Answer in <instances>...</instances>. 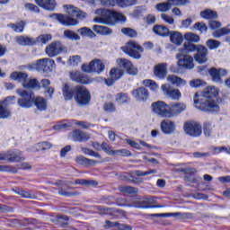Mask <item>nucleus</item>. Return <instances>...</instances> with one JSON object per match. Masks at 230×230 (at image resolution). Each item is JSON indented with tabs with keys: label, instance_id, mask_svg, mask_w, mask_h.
<instances>
[{
	"label": "nucleus",
	"instance_id": "f257e3e1",
	"mask_svg": "<svg viewBox=\"0 0 230 230\" xmlns=\"http://www.w3.org/2000/svg\"><path fill=\"white\" fill-rule=\"evenodd\" d=\"M218 98V88L208 86L199 94L196 93L193 97L194 107L204 112H220V106L217 100Z\"/></svg>",
	"mask_w": 230,
	"mask_h": 230
},
{
	"label": "nucleus",
	"instance_id": "f03ea898",
	"mask_svg": "<svg viewBox=\"0 0 230 230\" xmlns=\"http://www.w3.org/2000/svg\"><path fill=\"white\" fill-rule=\"evenodd\" d=\"M93 22L97 24H108V26H114L117 22H127V17L121 13L111 11L109 9L99 8L95 10Z\"/></svg>",
	"mask_w": 230,
	"mask_h": 230
},
{
	"label": "nucleus",
	"instance_id": "7ed1b4c3",
	"mask_svg": "<svg viewBox=\"0 0 230 230\" xmlns=\"http://www.w3.org/2000/svg\"><path fill=\"white\" fill-rule=\"evenodd\" d=\"M75 100L81 107L89 105V102H91V93H89V90L82 85L75 86Z\"/></svg>",
	"mask_w": 230,
	"mask_h": 230
},
{
	"label": "nucleus",
	"instance_id": "20e7f679",
	"mask_svg": "<svg viewBox=\"0 0 230 230\" xmlns=\"http://www.w3.org/2000/svg\"><path fill=\"white\" fill-rule=\"evenodd\" d=\"M17 94L21 96V98L18 100L19 107H22V109H31V107H33L35 95L32 93V92L17 90Z\"/></svg>",
	"mask_w": 230,
	"mask_h": 230
},
{
	"label": "nucleus",
	"instance_id": "39448f33",
	"mask_svg": "<svg viewBox=\"0 0 230 230\" xmlns=\"http://www.w3.org/2000/svg\"><path fill=\"white\" fill-rule=\"evenodd\" d=\"M82 71L84 73H96L97 75H101V73L105 71V64L102 59L95 58L88 65L84 64L82 66Z\"/></svg>",
	"mask_w": 230,
	"mask_h": 230
},
{
	"label": "nucleus",
	"instance_id": "423d86ee",
	"mask_svg": "<svg viewBox=\"0 0 230 230\" xmlns=\"http://www.w3.org/2000/svg\"><path fill=\"white\" fill-rule=\"evenodd\" d=\"M1 154L3 161H5L6 163H21V161H24L22 151L18 149L4 151Z\"/></svg>",
	"mask_w": 230,
	"mask_h": 230
},
{
	"label": "nucleus",
	"instance_id": "0eeeda50",
	"mask_svg": "<svg viewBox=\"0 0 230 230\" xmlns=\"http://www.w3.org/2000/svg\"><path fill=\"white\" fill-rule=\"evenodd\" d=\"M143 47L139 46L136 41H129L124 47V53H127L131 58H136L137 60L141 58V53H143Z\"/></svg>",
	"mask_w": 230,
	"mask_h": 230
},
{
	"label": "nucleus",
	"instance_id": "6e6552de",
	"mask_svg": "<svg viewBox=\"0 0 230 230\" xmlns=\"http://www.w3.org/2000/svg\"><path fill=\"white\" fill-rule=\"evenodd\" d=\"M54 67H55V61L53 59L42 58L38 60L31 66H30V69H37L38 71L49 73V71H53Z\"/></svg>",
	"mask_w": 230,
	"mask_h": 230
},
{
	"label": "nucleus",
	"instance_id": "1a4fd4ad",
	"mask_svg": "<svg viewBox=\"0 0 230 230\" xmlns=\"http://www.w3.org/2000/svg\"><path fill=\"white\" fill-rule=\"evenodd\" d=\"M151 109L160 118H169V105L163 101L153 102Z\"/></svg>",
	"mask_w": 230,
	"mask_h": 230
},
{
	"label": "nucleus",
	"instance_id": "9d476101",
	"mask_svg": "<svg viewBox=\"0 0 230 230\" xmlns=\"http://www.w3.org/2000/svg\"><path fill=\"white\" fill-rule=\"evenodd\" d=\"M184 131L188 136H191L192 137H199L202 135V126L196 121H189L186 122L183 126Z\"/></svg>",
	"mask_w": 230,
	"mask_h": 230
},
{
	"label": "nucleus",
	"instance_id": "9b49d317",
	"mask_svg": "<svg viewBox=\"0 0 230 230\" xmlns=\"http://www.w3.org/2000/svg\"><path fill=\"white\" fill-rule=\"evenodd\" d=\"M180 53L176 55L178 60L177 65L180 67H184L185 69H193L195 65L193 64V58L190 55L184 54L182 50L179 49Z\"/></svg>",
	"mask_w": 230,
	"mask_h": 230
},
{
	"label": "nucleus",
	"instance_id": "f8f14e48",
	"mask_svg": "<svg viewBox=\"0 0 230 230\" xmlns=\"http://www.w3.org/2000/svg\"><path fill=\"white\" fill-rule=\"evenodd\" d=\"M161 90L166 98L170 100L179 101L181 100V91L179 89L172 88L168 84H162Z\"/></svg>",
	"mask_w": 230,
	"mask_h": 230
},
{
	"label": "nucleus",
	"instance_id": "ddd939ff",
	"mask_svg": "<svg viewBox=\"0 0 230 230\" xmlns=\"http://www.w3.org/2000/svg\"><path fill=\"white\" fill-rule=\"evenodd\" d=\"M197 53L194 55V59L198 64H206L208 62V55L209 51L208 48L202 45H197Z\"/></svg>",
	"mask_w": 230,
	"mask_h": 230
},
{
	"label": "nucleus",
	"instance_id": "4468645a",
	"mask_svg": "<svg viewBox=\"0 0 230 230\" xmlns=\"http://www.w3.org/2000/svg\"><path fill=\"white\" fill-rule=\"evenodd\" d=\"M117 64L119 67H123L128 75H136L138 73L137 68L128 59L119 58L117 59Z\"/></svg>",
	"mask_w": 230,
	"mask_h": 230
},
{
	"label": "nucleus",
	"instance_id": "2eb2a0df",
	"mask_svg": "<svg viewBox=\"0 0 230 230\" xmlns=\"http://www.w3.org/2000/svg\"><path fill=\"white\" fill-rule=\"evenodd\" d=\"M64 51V46L60 41L52 42L46 48V53L49 57H57Z\"/></svg>",
	"mask_w": 230,
	"mask_h": 230
},
{
	"label": "nucleus",
	"instance_id": "dca6fc26",
	"mask_svg": "<svg viewBox=\"0 0 230 230\" xmlns=\"http://www.w3.org/2000/svg\"><path fill=\"white\" fill-rule=\"evenodd\" d=\"M15 100V97H6L4 101H0V119H8L12 116V112L8 109V102Z\"/></svg>",
	"mask_w": 230,
	"mask_h": 230
},
{
	"label": "nucleus",
	"instance_id": "f3484780",
	"mask_svg": "<svg viewBox=\"0 0 230 230\" xmlns=\"http://www.w3.org/2000/svg\"><path fill=\"white\" fill-rule=\"evenodd\" d=\"M184 111H186V104L184 102L171 103L169 104V118L179 116Z\"/></svg>",
	"mask_w": 230,
	"mask_h": 230
},
{
	"label": "nucleus",
	"instance_id": "a211bd4d",
	"mask_svg": "<svg viewBox=\"0 0 230 230\" xmlns=\"http://www.w3.org/2000/svg\"><path fill=\"white\" fill-rule=\"evenodd\" d=\"M208 74L211 76L213 82H216V84H222V76H226L227 75V70L212 67L208 70Z\"/></svg>",
	"mask_w": 230,
	"mask_h": 230
},
{
	"label": "nucleus",
	"instance_id": "6ab92c4d",
	"mask_svg": "<svg viewBox=\"0 0 230 230\" xmlns=\"http://www.w3.org/2000/svg\"><path fill=\"white\" fill-rule=\"evenodd\" d=\"M110 76L111 78L105 80V84L108 87L114 85V83L123 76V70L121 68H111L110 71Z\"/></svg>",
	"mask_w": 230,
	"mask_h": 230
},
{
	"label": "nucleus",
	"instance_id": "aec40b11",
	"mask_svg": "<svg viewBox=\"0 0 230 230\" xmlns=\"http://www.w3.org/2000/svg\"><path fill=\"white\" fill-rule=\"evenodd\" d=\"M151 217H162V218H168L170 217H179L180 218H183L184 220H186V219L187 220H191V218L194 217L192 213H181V212L151 214Z\"/></svg>",
	"mask_w": 230,
	"mask_h": 230
},
{
	"label": "nucleus",
	"instance_id": "412c9836",
	"mask_svg": "<svg viewBox=\"0 0 230 230\" xmlns=\"http://www.w3.org/2000/svg\"><path fill=\"white\" fill-rule=\"evenodd\" d=\"M154 75L156 76V78L164 80L166 78V75H168V64L160 63L155 65L154 67Z\"/></svg>",
	"mask_w": 230,
	"mask_h": 230
},
{
	"label": "nucleus",
	"instance_id": "4be33fe9",
	"mask_svg": "<svg viewBox=\"0 0 230 230\" xmlns=\"http://www.w3.org/2000/svg\"><path fill=\"white\" fill-rule=\"evenodd\" d=\"M69 137L70 139H72V141H75L79 143H82L84 141H89L91 139V136H89V134L84 131H81L80 129L74 130L70 134Z\"/></svg>",
	"mask_w": 230,
	"mask_h": 230
},
{
	"label": "nucleus",
	"instance_id": "5701e85b",
	"mask_svg": "<svg viewBox=\"0 0 230 230\" xmlns=\"http://www.w3.org/2000/svg\"><path fill=\"white\" fill-rule=\"evenodd\" d=\"M58 22L63 26H77L78 21L67 14H55Z\"/></svg>",
	"mask_w": 230,
	"mask_h": 230
},
{
	"label": "nucleus",
	"instance_id": "b1692460",
	"mask_svg": "<svg viewBox=\"0 0 230 230\" xmlns=\"http://www.w3.org/2000/svg\"><path fill=\"white\" fill-rule=\"evenodd\" d=\"M64 8L71 17H76L77 19H85V13L82 12V10L78 9V7H75L74 5L68 4L64 5Z\"/></svg>",
	"mask_w": 230,
	"mask_h": 230
},
{
	"label": "nucleus",
	"instance_id": "393cba45",
	"mask_svg": "<svg viewBox=\"0 0 230 230\" xmlns=\"http://www.w3.org/2000/svg\"><path fill=\"white\" fill-rule=\"evenodd\" d=\"M132 96L137 102H146L148 100V90L145 87H139L132 91Z\"/></svg>",
	"mask_w": 230,
	"mask_h": 230
},
{
	"label": "nucleus",
	"instance_id": "a878e982",
	"mask_svg": "<svg viewBox=\"0 0 230 230\" xmlns=\"http://www.w3.org/2000/svg\"><path fill=\"white\" fill-rule=\"evenodd\" d=\"M70 78L77 84H89V78L78 71L70 72Z\"/></svg>",
	"mask_w": 230,
	"mask_h": 230
},
{
	"label": "nucleus",
	"instance_id": "bb28decb",
	"mask_svg": "<svg viewBox=\"0 0 230 230\" xmlns=\"http://www.w3.org/2000/svg\"><path fill=\"white\" fill-rule=\"evenodd\" d=\"M161 128L164 134H172L175 132V122L166 119L161 122Z\"/></svg>",
	"mask_w": 230,
	"mask_h": 230
},
{
	"label": "nucleus",
	"instance_id": "cd10ccee",
	"mask_svg": "<svg viewBox=\"0 0 230 230\" xmlns=\"http://www.w3.org/2000/svg\"><path fill=\"white\" fill-rule=\"evenodd\" d=\"M75 94H76V87H71L67 84H65L63 87V96L65 100L69 101L75 98Z\"/></svg>",
	"mask_w": 230,
	"mask_h": 230
},
{
	"label": "nucleus",
	"instance_id": "c85d7f7f",
	"mask_svg": "<svg viewBox=\"0 0 230 230\" xmlns=\"http://www.w3.org/2000/svg\"><path fill=\"white\" fill-rule=\"evenodd\" d=\"M34 106L36 107L37 111L40 112L46 111L48 109V101L43 97H36L33 101Z\"/></svg>",
	"mask_w": 230,
	"mask_h": 230
},
{
	"label": "nucleus",
	"instance_id": "c756f323",
	"mask_svg": "<svg viewBox=\"0 0 230 230\" xmlns=\"http://www.w3.org/2000/svg\"><path fill=\"white\" fill-rule=\"evenodd\" d=\"M75 162L77 164H81L82 166H95V164H98V161L88 159L82 155L77 156L75 158Z\"/></svg>",
	"mask_w": 230,
	"mask_h": 230
},
{
	"label": "nucleus",
	"instance_id": "7c9ffc66",
	"mask_svg": "<svg viewBox=\"0 0 230 230\" xmlns=\"http://www.w3.org/2000/svg\"><path fill=\"white\" fill-rule=\"evenodd\" d=\"M167 81L176 87H183L187 84L186 80L173 75H168Z\"/></svg>",
	"mask_w": 230,
	"mask_h": 230
},
{
	"label": "nucleus",
	"instance_id": "2f4dec72",
	"mask_svg": "<svg viewBox=\"0 0 230 230\" xmlns=\"http://www.w3.org/2000/svg\"><path fill=\"white\" fill-rule=\"evenodd\" d=\"M17 44L20 46H34L35 40L33 38H29L26 36H19L15 38Z\"/></svg>",
	"mask_w": 230,
	"mask_h": 230
},
{
	"label": "nucleus",
	"instance_id": "473e14b6",
	"mask_svg": "<svg viewBox=\"0 0 230 230\" xmlns=\"http://www.w3.org/2000/svg\"><path fill=\"white\" fill-rule=\"evenodd\" d=\"M10 78L12 80H15L17 82H21L22 84H24L26 80H28V74L24 72H13L10 75Z\"/></svg>",
	"mask_w": 230,
	"mask_h": 230
},
{
	"label": "nucleus",
	"instance_id": "72a5a7b5",
	"mask_svg": "<svg viewBox=\"0 0 230 230\" xmlns=\"http://www.w3.org/2000/svg\"><path fill=\"white\" fill-rule=\"evenodd\" d=\"M93 30L98 35H111L112 33V29L103 25H93Z\"/></svg>",
	"mask_w": 230,
	"mask_h": 230
},
{
	"label": "nucleus",
	"instance_id": "f704fd0d",
	"mask_svg": "<svg viewBox=\"0 0 230 230\" xmlns=\"http://www.w3.org/2000/svg\"><path fill=\"white\" fill-rule=\"evenodd\" d=\"M170 33V40L172 42V44H175V46H181L182 44V34L178 31H171Z\"/></svg>",
	"mask_w": 230,
	"mask_h": 230
},
{
	"label": "nucleus",
	"instance_id": "c9c22d12",
	"mask_svg": "<svg viewBox=\"0 0 230 230\" xmlns=\"http://www.w3.org/2000/svg\"><path fill=\"white\" fill-rule=\"evenodd\" d=\"M199 15L202 19H207L208 21H211L212 19H218V14L217 13V12L211 9H206L204 11H201Z\"/></svg>",
	"mask_w": 230,
	"mask_h": 230
},
{
	"label": "nucleus",
	"instance_id": "e433bc0d",
	"mask_svg": "<svg viewBox=\"0 0 230 230\" xmlns=\"http://www.w3.org/2000/svg\"><path fill=\"white\" fill-rule=\"evenodd\" d=\"M153 31L156 35H160V37H167V35H170V30L166 26L163 25H155L153 28Z\"/></svg>",
	"mask_w": 230,
	"mask_h": 230
},
{
	"label": "nucleus",
	"instance_id": "4c0bfd02",
	"mask_svg": "<svg viewBox=\"0 0 230 230\" xmlns=\"http://www.w3.org/2000/svg\"><path fill=\"white\" fill-rule=\"evenodd\" d=\"M39 6L44 10H48L49 12H53L57 7V2L55 0H43Z\"/></svg>",
	"mask_w": 230,
	"mask_h": 230
},
{
	"label": "nucleus",
	"instance_id": "58836bf2",
	"mask_svg": "<svg viewBox=\"0 0 230 230\" xmlns=\"http://www.w3.org/2000/svg\"><path fill=\"white\" fill-rule=\"evenodd\" d=\"M63 37L68 40H80V35L75 32V31L66 30L63 32Z\"/></svg>",
	"mask_w": 230,
	"mask_h": 230
},
{
	"label": "nucleus",
	"instance_id": "ea45409f",
	"mask_svg": "<svg viewBox=\"0 0 230 230\" xmlns=\"http://www.w3.org/2000/svg\"><path fill=\"white\" fill-rule=\"evenodd\" d=\"M224 35H230L229 28L223 27L212 32V37H214V39H220V37H224Z\"/></svg>",
	"mask_w": 230,
	"mask_h": 230
},
{
	"label": "nucleus",
	"instance_id": "a19ab883",
	"mask_svg": "<svg viewBox=\"0 0 230 230\" xmlns=\"http://www.w3.org/2000/svg\"><path fill=\"white\" fill-rule=\"evenodd\" d=\"M106 227H118L119 230H132V226H130L111 222L109 220L106 221Z\"/></svg>",
	"mask_w": 230,
	"mask_h": 230
},
{
	"label": "nucleus",
	"instance_id": "79ce46f5",
	"mask_svg": "<svg viewBox=\"0 0 230 230\" xmlns=\"http://www.w3.org/2000/svg\"><path fill=\"white\" fill-rule=\"evenodd\" d=\"M142 84L145 87H149L154 93H157V91H159V84L154 80L146 79Z\"/></svg>",
	"mask_w": 230,
	"mask_h": 230
},
{
	"label": "nucleus",
	"instance_id": "37998d69",
	"mask_svg": "<svg viewBox=\"0 0 230 230\" xmlns=\"http://www.w3.org/2000/svg\"><path fill=\"white\" fill-rule=\"evenodd\" d=\"M25 89H37L39 87V81L37 79H26L22 84Z\"/></svg>",
	"mask_w": 230,
	"mask_h": 230
},
{
	"label": "nucleus",
	"instance_id": "c03bdc74",
	"mask_svg": "<svg viewBox=\"0 0 230 230\" xmlns=\"http://www.w3.org/2000/svg\"><path fill=\"white\" fill-rule=\"evenodd\" d=\"M155 8L157 12H162L163 13H166V12H170V9L172 8L170 6V3L167 2H162L155 5Z\"/></svg>",
	"mask_w": 230,
	"mask_h": 230
},
{
	"label": "nucleus",
	"instance_id": "a18cd8bd",
	"mask_svg": "<svg viewBox=\"0 0 230 230\" xmlns=\"http://www.w3.org/2000/svg\"><path fill=\"white\" fill-rule=\"evenodd\" d=\"M7 26L8 28H12V30H13V31H15L16 33H22V31H24L25 23L24 22H20L18 23L8 24Z\"/></svg>",
	"mask_w": 230,
	"mask_h": 230
},
{
	"label": "nucleus",
	"instance_id": "49530a36",
	"mask_svg": "<svg viewBox=\"0 0 230 230\" xmlns=\"http://www.w3.org/2000/svg\"><path fill=\"white\" fill-rule=\"evenodd\" d=\"M119 191L121 193H128V195H136V193H137V188L130 186H119Z\"/></svg>",
	"mask_w": 230,
	"mask_h": 230
},
{
	"label": "nucleus",
	"instance_id": "de8ad7c7",
	"mask_svg": "<svg viewBox=\"0 0 230 230\" xmlns=\"http://www.w3.org/2000/svg\"><path fill=\"white\" fill-rule=\"evenodd\" d=\"M77 31L82 37H90V39H93V37H94V32L93 31V30L87 27L80 28L77 30Z\"/></svg>",
	"mask_w": 230,
	"mask_h": 230
},
{
	"label": "nucleus",
	"instance_id": "09e8293b",
	"mask_svg": "<svg viewBox=\"0 0 230 230\" xmlns=\"http://www.w3.org/2000/svg\"><path fill=\"white\" fill-rule=\"evenodd\" d=\"M184 39L185 40H188V42H200V36L199 35H197L193 32H187L185 35H184Z\"/></svg>",
	"mask_w": 230,
	"mask_h": 230
},
{
	"label": "nucleus",
	"instance_id": "8fccbe9b",
	"mask_svg": "<svg viewBox=\"0 0 230 230\" xmlns=\"http://www.w3.org/2000/svg\"><path fill=\"white\" fill-rule=\"evenodd\" d=\"M206 46L208 47V49H218V48L222 46V42L217 40L209 39L206 41Z\"/></svg>",
	"mask_w": 230,
	"mask_h": 230
},
{
	"label": "nucleus",
	"instance_id": "3c124183",
	"mask_svg": "<svg viewBox=\"0 0 230 230\" xmlns=\"http://www.w3.org/2000/svg\"><path fill=\"white\" fill-rule=\"evenodd\" d=\"M115 3L120 8H127L128 6H133V4H136V0H115Z\"/></svg>",
	"mask_w": 230,
	"mask_h": 230
},
{
	"label": "nucleus",
	"instance_id": "603ef678",
	"mask_svg": "<svg viewBox=\"0 0 230 230\" xmlns=\"http://www.w3.org/2000/svg\"><path fill=\"white\" fill-rule=\"evenodd\" d=\"M13 191H14L16 195H20V197H22V199H35V195L30 194V192L21 189H13Z\"/></svg>",
	"mask_w": 230,
	"mask_h": 230
},
{
	"label": "nucleus",
	"instance_id": "864d4df0",
	"mask_svg": "<svg viewBox=\"0 0 230 230\" xmlns=\"http://www.w3.org/2000/svg\"><path fill=\"white\" fill-rule=\"evenodd\" d=\"M75 185H81V186H96L98 182L93 181V180H84V179H78L75 181Z\"/></svg>",
	"mask_w": 230,
	"mask_h": 230
},
{
	"label": "nucleus",
	"instance_id": "5fc2aeb1",
	"mask_svg": "<svg viewBox=\"0 0 230 230\" xmlns=\"http://www.w3.org/2000/svg\"><path fill=\"white\" fill-rule=\"evenodd\" d=\"M111 155H122V157H128L132 155L130 151L127 149L113 150V151H111Z\"/></svg>",
	"mask_w": 230,
	"mask_h": 230
},
{
	"label": "nucleus",
	"instance_id": "6e6d98bb",
	"mask_svg": "<svg viewBox=\"0 0 230 230\" xmlns=\"http://www.w3.org/2000/svg\"><path fill=\"white\" fill-rule=\"evenodd\" d=\"M171 6H184V4H190V0H168Z\"/></svg>",
	"mask_w": 230,
	"mask_h": 230
},
{
	"label": "nucleus",
	"instance_id": "4d7b16f0",
	"mask_svg": "<svg viewBox=\"0 0 230 230\" xmlns=\"http://www.w3.org/2000/svg\"><path fill=\"white\" fill-rule=\"evenodd\" d=\"M51 146H53V145H51V143L49 142H41L39 143L35 146L36 151L39 152L40 150H49V148H51Z\"/></svg>",
	"mask_w": 230,
	"mask_h": 230
},
{
	"label": "nucleus",
	"instance_id": "13d9d810",
	"mask_svg": "<svg viewBox=\"0 0 230 230\" xmlns=\"http://www.w3.org/2000/svg\"><path fill=\"white\" fill-rule=\"evenodd\" d=\"M121 31L124 35H127V37H137V31L136 30L131 29V28H122Z\"/></svg>",
	"mask_w": 230,
	"mask_h": 230
},
{
	"label": "nucleus",
	"instance_id": "bf43d9fd",
	"mask_svg": "<svg viewBox=\"0 0 230 230\" xmlns=\"http://www.w3.org/2000/svg\"><path fill=\"white\" fill-rule=\"evenodd\" d=\"M185 53H193L197 51V45L187 42L183 44Z\"/></svg>",
	"mask_w": 230,
	"mask_h": 230
},
{
	"label": "nucleus",
	"instance_id": "052dcab7",
	"mask_svg": "<svg viewBox=\"0 0 230 230\" xmlns=\"http://www.w3.org/2000/svg\"><path fill=\"white\" fill-rule=\"evenodd\" d=\"M161 19L165 22L166 24H175V20L172 15L166 14V13H162L161 14Z\"/></svg>",
	"mask_w": 230,
	"mask_h": 230
},
{
	"label": "nucleus",
	"instance_id": "680f3d73",
	"mask_svg": "<svg viewBox=\"0 0 230 230\" xmlns=\"http://www.w3.org/2000/svg\"><path fill=\"white\" fill-rule=\"evenodd\" d=\"M142 208L144 209H150V208H154V199L152 198H146L142 200Z\"/></svg>",
	"mask_w": 230,
	"mask_h": 230
},
{
	"label": "nucleus",
	"instance_id": "e2e57ef3",
	"mask_svg": "<svg viewBox=\"0 0 230 230\" xmlns=\"http://www.w3.org/2000/svg\"><path fill=\"white\" fill-rule=\"evenodd\" d=\"M82 62V58L80 56H72L68 59L69 66H78Z\"/></svg>",
	"mask_w": 230,
	"mask_h": 230
},
{
	"label": "nucleus",
	"instance_id": "0e129e2a",
	"mask_svg": "<svg viewBox=\"0 0 230 230\" xmlns=\"http://www.w3.org/2000/svg\"><path fill=\"white\" fill-rule=\"evenodd\" d=\"M194 29L199 30V31H200V33L208 32V26L204 22H196L194 24Z\"/></svg>",
	"mask_w": 230,
	"mask_h": 230
},
{
	"label": "nucleus",
	"instance_id": "69168bd1",
	"mask_svg": "<svg viewBox=\"0 0 230 230\" xmlns=\"http://www.w3.org/2000/svg\"><path fill=\"white\" fill-rule=\"evenodd\" d=\"M0 172H8L9 173H17V169L12 165H0Z\"/></svg>",
	"mask_w": 230,
	"mask_h": 230
},
{
	"label": "nucleus",
	"instance_id": "338daca9",
	"mask_svg": "<svg viewBox=\"0 0 230 230\" xmlns=\"http://www.w3.org/2000/svg\"><path fill=\"white\" fill-rule=\"evenodd\" d=\"M51 39V34H43L38 37V42H40L41 44H48Z\"/></svg>",
	"mask_w": 230,
	"mask_h": 230
},
{
	"label": "nucleus",
	"instance_id": "774afa93",
	"mask_svg": "<svg viewBox=\"0 0 230 230\" xmlns=\"http://www.w3.org/2000/svg\"><path fill=\"white\" fill-rule=\"evenodd\" d=\"M190 87H202L206 85V82L200 79H193L190 81Z\"/></svg>",
	"mask_w": 230,
	"mask_h": 230
}]
</instances>
